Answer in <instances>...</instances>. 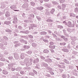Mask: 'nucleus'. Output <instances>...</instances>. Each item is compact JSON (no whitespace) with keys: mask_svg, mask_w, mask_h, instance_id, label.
Returning <instances> with one entry per match:
<instances>
[{"mask_svg":"<svg viewBox=\"0 0 78 78\" xmlns=\"http://www.w3.org/2000/svg\"><path fill=\"white\" fill-rule=\"evenodd\" d=\"M49 47L50 48H52V49H54L55 48V46L53 45V46H49Z\"/></svg>","mask_w":78,"mask_h":78,"instance_id":"nucleus-1","label":"nucleus"},{"mask_svg":"<svg viewBox=\"0 0 78 78\" xmlns=\"http://www.w3.org/2000/svg\"><path fill=\"white\" fill-rule=\"evenodd\" d=\"M44 53H48L49 52V51L48 50H47V49H44Z\"/></svg>","mask_w":78,"mask_h":78,"instance_id":"nucleus-2","label":"nucleus"},{"mask_svg":"<svg viewBox=\"0 0 78 78\" xmlns=\"http://www.w3.org/2000/svg\"><path fill=\"white\" fill-rule=\"evenodd\" d=\"M2 73L5 75H7V74H8V72H7L6 71H3Z\"/></svg>","mask_w":78,"mask_h":78,"instance_id":"nucleus-3","label":"nucleus"},{"mask_svg":"<svg viewBox=\"0 0 78 78\" xmlns=\"http://www.w3.org/2000/svg\"><path fill=\"white\" fill-rule=\"evenodd\" d=\"M24 58V55L23 54H21V57H20V58H21V59H23Z\"/></svg>","mask_w":78,"mask_h":78,"instance_id":"nucleus-4","label":"nucleus"},{"mask_svg":"<svg viewBox=\"0 0 78 78\" xmlns=\"http://www.w3.org/2000/svg\"><path fill=\"white\" fill-rule=\"evenodd\" d=\"M75 12H78V8H76L75 9Z\"/></svg>","mask_w":78,"mask_h":78,"instance_id":"nucleus-5","label":"nucleus"},{"mask_svg":"<svg viewBox=\"0 0 78 78\" xmlns=\"http://www.w3.org/2000/svg\"><path fill=\"white\" fill-rule=\"evenodd\" d=\"M5 23L7 25H8V24H10V22L9 21H6L5 22Z\"/></svg>","mask_w":78,"mask_h":78,"instance_id":"nucleus-6","label":"nucleus"},{"mask_svg":"<svg viewBox=\"0 0 78 78\" xmlns=\"http://www.w3.org/2000/svg\"><path fill=\"white\" fill-rule=\"evenodd\" d=\"M55 12V10H54V9H52L51 11V14H53V12Z\"/></svg>","mask_w":78,"mask_h":78,"instance_id":"nucleus-7","label":"nucleus"},{"mask_svg":"<svg viewBox=\"0 0 78 78\" xmlns=\"http://www.w3.org/2000/svg\"><path fill=\"white\" fill-rule=\"evenodd\" d=\"M50 44L51 45H53V44H54V43L52 42H50Z\"/></svg>","mask_w":78,"mask_h":78,"instance_id":"nucleus-8","label":"nucleus"},{"mask_svg":"<svg viewBox=\"0 0 78 78\" xmlns=\"http://www.w3.org/2000/svg\"><path fill=\"white\" fill-rule=\"evenodd\" d=\"M20 73H21V74H22V75L24 74V71H21L20 72Z\"/></svg>","mask_w":78,"mask_h":78,"instance_id":"nucleus-9","label":"nucleus"},{"mask_svg":"<svg viewBox=\"0 0 78 78\" xmlns=\"http://www.w3.org/2000/svg\"><path fill=\"white\" fill-rule=\"evenodd\" d=\"M47 22H52V20H47Z\"/></svg>","mask_w":78,"mask_h":78,"instance_id":"nucleus-10","label":"nucleus"},{"mask_svg":"<svg viewBox=\"0 0 78 78\" xmlns=\"http://www.w3.org/2000/svg\"><path fill=\"white\" fill-rule=\"evenodd\" d=\"M68 23L69 25H72V23L70 22H69Z\"/></svg>","mask_w":78,"mask_h":78,"instance_id":"nucleus-11","label":"nucleus"},{"mask_svg":"<svg viewBox=\"0 0 78 78\" xmlns=\"http://www.w3.org/2000/svg\"><path fill=\"white\" fill-rule=\"evenodd\" d=\"M31 5H35V3L34 2H31Z\"/></svg>","mask_w":78,"mask_h":78,"instance_id":"nucleus-12","label":"nucleus"},{"mask_svg":"<svg viewBox=\"0 0 78 78\" xmlns=\"http://www.w3.org/2000/svg\"><path fill=\"white\" fill-rule=\"evenodd\" d=\"M13 57H9V59H13Z\"/></svg>","mask_w":78,"mask_h":78,"instance_id":"nucleus-13","label":"nucleus"},{"mask_svg":"<svg viewBox=\"0 0 78 78\" xmlns=\"http://www.w3.org/2000/svg\"><path fill=\"white\" fill-rule=\"evenodd\" d=\"M43 7H41L40 8V9L41 10H42V9H43Z\"/></svg>","mask_w":78,"mask_h":78,"instance_id":"nucleus-14","label":"nucleus"},{"mask_svg":"<svg viewBox=\"0 0 78 78\" xmlns=\"http://www.w3.org/2000/svg\"><path fill=\"white\" fill-rule=\"evenodd\" d=\"M51 52H55V51H54V50H53V49H52L51 50Z\"/></svg>","mask_w":78,"mask_h":78,"instance_id":"nucleus-15","label":"nucleus"},{"mask_svg":"<svg viewBox=\"0 0 78 78\" xmlns=\"http://www.w3.org/2000/svg\"><path fill=\"white\" fill-rule=\"evenodd\" d=\"M5 16H9V15H8V13H6V14H5Z\"/></svg>","mask_w":78,"mask_h":78,"instance_id":"nucleus-16","label":"nucleus"},{"mask_svg":"<svg viewBox=\"0 0 78 78\" xmlns=\"http://www.w3.org/2000/svg\"><path fill=\"white\" fill-rule=\"evenodd\" d=\"M14 11H19L18 10H13Z\"/></svg>","mask_w":78,"mask_h":78,"instance_id":"nucleus-17","label":"nucleus"},{"mask_svg":"<svg viewBox=\"0 0 78 78\" xmlns=\"http://www.w3.org/2000/svg\"><path fill=\"white\" fill-rule=\"evenodd\" d=\"M62 38V39H64V36H62L61 37Z\"/></svg>","mask_w":78,"mask_h":78,"instance_id":"nucleus-18","label":"nucleus"},{"mask_svg":"<svg viewBox=\"0 0 78 78\" xmlns=\"http://www.w3.org/2000/svg\"><path fill=\"white\" fill-rule=\"evenodd\" d=\"M41 58H43V59H45V58H44V57H42Z\"/></svg>","mask_w":78,"mask_h":78,"instance_id":"nucleus-19","label":"nucleus"},{"mask_svg":"<svg viewBox=\"0 0 78 78\" xmlns=\"http://www.w3.org/2000/svg\"><path fill=\"white\" fill-rule=\"evenodd\" d=\"M51 73H52V75H54V73H53V72H52Z\"/></svg>","mask_w":78,"mask_h":78,"instance_id":"nucleus-20","label":"nucleus"},{"mask_svg":"<svg viewBox=\"0 0 78 78\" xmlns=\"http://www.w3.org/2000/svg\"><path fill=\"white\" fill-rule=\"evenodd\" d=\"M61 28H63V27L62 26H61Z\"/></svg>","mask_w":78,"mask_h":78,"instance_id":"nucleus-21","label":"nucleus"},{"mask_svg":"<svg viewBox=\"0 0 78 78\" xmlns=\"http://www.w3.org/2000/svg\"><path fill=\"white\" fill-rule=\"evenodd\" d=\"M48 1H49V0H48L47 1V2H48Z\"/></svg>","mask_w":78,"mask_h":78,"instance_id":"nucleus-22","label":"nucleus"},{"mask_svg":"<svg viewBox=\"0 0 78 78\" xmlns=\"http://www.w3.org/2000/svg\"><path fill=\"white\" fill-rule=\"evenodd\" d=\"M63 23H64V22H63Z\"/></svg>","mask_w":78,"mask_h":78,"instance_id":"nucleus-23","label":"nucleus"},{"mask_svg":"<svg viewBox=\"0 0 78 78\" xmlns=\"http://www.w3.org/2000/svg\"><path fill=\"white\" fill-rule=\"evenodd\" d=\"M0 24H1V23H0Z\"/></svg>","mask_w":78,"mask_h":78,"instance_id":"nucleus-24","label":"nucleus"}]
</instances>
